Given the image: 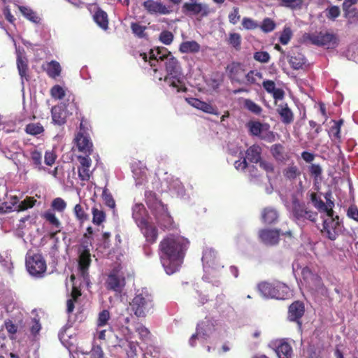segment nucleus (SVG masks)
<instances>
[{
	"instance_id": "nucleus-40",
	"label": "nucleus",
	"mask_w": 358,
	"mask_h": 358,
	"mask_svg": "<svg viewBox=\"0 0 358 358\" xmlns=\"http://www.w3.org/2000/svg\"><path fill=\"white\" fill-rule=\"evenodd\" d=\"M145 199L147 206L150 208H155L158 204H161V201L157 198L155 192L152 191H145Z\"/></svg>"
},
{
	"instance_id": "nucleus-45",
	"label": "nucleus",
	"mask_w": 358,
	"mask_h": 358,
	"mask_svg": "<svg viewBox=\"0 0 358 358\" xmlns=\"http://www.w3.org/2000/svg\"><path fill=\"white\" fill-rule=\"evenodd\" d=\"M243 106L245 108L255 115H259L262 111V108L259 105L249 99H245L244 100Z\"/></svg>"
},
{
	"instance_id": "nucleus-59",
	"label": "nucleus",
	"mask_w": 358,
	"mask_h": 358,
	"mask_svg": "<svg viewBox=\"0 0 358 358\" xmlns=\"http://www.w3.org/2000/svg\"><path fill=\"white\" fill-rule=\"evenodd\" d=\"M334 124L331 127L330 131L332 134L333 136L336 139L341 138V127L343 124V120H339L338 121H334Z\"/></svg>"
},
{
	"instance_id": "nucleus-34",
	"label": "nucleus",
	"mask_w": 358,
	"mask_h": 358,
	"mask_svg": "<svg viewBox=\"0 0 358 358\" xmlns=\"http://www.w3.org/2000/svg\"><path fill=\"white\" fill-rule=\"evenodd\" d=\"M284 177L289 180H294L301 175V171L294 162L289 164L282 171Z\"/></svg>"
},
{
	"instance_id": "nucleus-41",
	"label": "nucleus",
	"mask_w": 358,
	"mask_h": 358,
	"mask_svg": "<svg viewBox=\"0 0 358 358\" xmlns=\"http://www.w3.org/2000/svg\"><path fill=\"white\" fill-rule=\"evenodd\" d=\"M24 131L27 134L37 136L44 132V127L39 122L29 123L26 125Z\"/></svg>"
},
{
	"instance_id": "nucleus-42",
	"label": "nucleus",
	"mask_w": 358,
	"mask_h": 358,
	"mask_svg": "<svg viewBox=\"0 0 358 358\" xmlns=\"http://www.w3.org/2000/svg\"><path fill=\"white\" fill-rule=\"evenodd\" d=\"M164 81L170 86L176 89V92H185L186 88L184 87L183 88L180 87V85L182 83L180 80V76L174 78L173 76H166L164 78Z\"/></svg>"
},
{
	"instance_id": "nucleus-18",
	"label": "nucleus",
	"mask_w": 358,
	"mask_h": 358,
	"mask_svg": "<svg viewBox=\"0 0 358 358\" xmlns=\"http://www.w3.org/2000/svg\"><path fill=\"white\" fill-rule=\"evenodd\" d=\"M146 241L154 243L158 237V230L157 227L152 223L146 221L142 225L138 226Z\"/></svg>"
},
{
	"instance_id": "nucleus-43",
	"label": "nucleus",
	"mask_w": 358,
	"mask_h": 358,
	"mask_svg": "<svg viewBox=\"0 0 358 358\" xmlns=\"http://www.w3.org/2000/svg\"><path fill=\"white\" fill-rule=\"evenodd\" d=\"M92 222L99 226L106 220V213L103 210L96 207L92 208Z\"/></svg>"
},
{
	"instance_id": "nucleus-52",
	"label": "nucleus",
	"mask_w": 358,
	"mask_h": 358,
	"mask_svg": "<svg viewBox=\"0 0 358 358\" xmlns=\"http://www.w3.org/2000/svg\"><path fill=\"white\" fill-rule=\"evenodd\" d=\"M51 208L55 211L62 213L66 208V203L63 199L57 197L52 200Z\"/></svg>"
},
{
	"instance_id": "nucleus-51",
	"label": "nucleus",
	"mask_w": 358,
	"mask_h": 358,
	"mask_svg": "<svg viewBox=\"0 0 358 358\" xmlns=\"http://www.w3.org/2000/svg\"><path fill=\"white\" fill-rule=\"evenodd\" d=\"M13 201L10 205H8L6 202L3 203L0 208V214H4L16 210L15 207L18 203V199L16 196L12 198Z\"/></svg>"
},
{
	"instance_id": "nucleus-64",
	"label": "nucleus",
	"mask_w": 358,
	"mask_h": 358,
	"mask_svg": "<svg viewBox=\"0 0 358 358\" xmlns=\"http://www.w3.org/2000/svg\"><path fill=\"white\" fill-rule=\"evenodd\" d=\"M259 166L264 169L267 174L274 173V165L272 162L261 160L259 162Z\"/></svg>"
},
{
	"instance_id": "nucleus-28",
	"label": "nucleus",
	"mask_w": 358,
	"mask_h": 358,
	"mask_svg": "<svg viewBox=\"0 0 358 358\" xmlns=\"http://www.w3.org/2000/svg\"><path fill=\"white\" fill-rule=\"evenodd\" d=\"M278 113L281 117V120L284 124H288L293 122L294 115L287 104H280L277 108Z\"/></svg>"
},
{
	"instance_id": "nucleus-54",
	"label": "nucleus",
	"mask_w": 358,
	"mask_h": 358,
	"mask_svg": "<svg viewBox=\"0 0 358 358\" xmlns=\"http://www.w3.org/2000/svg\"><path fill=\"white\" fill-rule=\"evenodd\" d=\"M102 199L104 203L110 208H115V201L108 189L104 188L102 192Z\"/></svg>"
},
{
	"instance_id": "nucleus-15",
	"label": "nucleus",
	"mask_w": 358,
	"mask_h": 358,
	"mask_svg": "<svg viewBox=\"0 0 358 358\" xmlns=\"http://www.w3.org/2000/svg\"><path fill=\"white\" fill-rule=\"evenodd\" d=\"M143 6L150 14L165 15L169 13L167 7L162 3L154 0H147L143 3Z\"/></svg>"
},
{
	"instance_id": "nucleus-27",
	"label": "nucleus",
	"mask_w": 358,
	"mask_h": 358,
	"mask_svg": "<svg viewBox=\"0 0 358 358\" xmlns=\"http://www.w3.org/2000/svg\"><path fill=\"white\" fill-rule=\"evenodd\" d=\"M189 103L194 108L199 109L206 113L217 114V108L213 106L211 104L202 101L198 99H192Z\"/></svg>"
},
{
	"instance_id": "nucleus-9",
	"label": "nucleus",
	"mask_w": 358,
	"mask_h": 358,
	"mask_svg": "<svg viewBox=\"0 0 358 358\" xmlns=\"http://www.w3.org/2000/svg\"><path fill=\"white\" fill-rule=\"evenodd\" d=\"M250 133L252 136H259L262 139L271 141L274 138L272 131H269V124L259 121H250L247 124Z\"/></svg>"
},
{
	"instance_id": "nucleus-62",
	"label": "nucleus",
	"mask_w": 358,
	"mask_h": 358,
	"mask_svg": "<svg viewBox=\"0 0 358 358\" xmlns=\"http://www.w3.org/2000/svg\"><path fill=\"white\" fill-rule=\"evenodd\" d=\"M228 17L231 24L234 25L236 24L241 19L239 8L238 7H234L232 10L229 13Z\"/></svg>"
},
{
	"instance_id": "nucleus-4",
	"label": "nucleus",
	"mask_w": 358,
	"mask_h": 358,
	"mask_svg": "<svg viewBox=\"0 0 358 358\" xmlns=\"http://www.w3.org/2000/svg\"><path fill=\"white\" fill-rule=\"evenodd\" d=\"M26 267L30 275L41 278L47 269V264L42 255L35 253L26 257Z\"/></svg>"
},
{
	"instance_id": "nucleus-49",
	"label": "nucleus",
	"mask_w": 358,
	"mask_h": 358,
	"mask_svg": "<svg viewBox=\"0 0 358 358\" xmlns=\"http://www.w3.org/2000/svg\"><path fill=\"white\" fill-rule=\"evenodd\" d=\"M292 36L293 33L291 28L289 27H285L280 33L279 41L281 44L287 45L291 40Z\"/></svg>"
},
{
	"instance_id": "nucleus-21",
	"label": "nucleus",
	"mask_w": 358,
	"mask_h": 358,
	"mask_svg": "<svg viewBox=\"0 0 358 358\" xmlns=\"http://www.w3.org/2000/svg\"><path fill=\"white\" fill-rule=\"evenodd\" d=\"M172 56V54L166 48L164 47H157L154 49H151L150 51V66H155L152 61H164Z\"/></svg>"
},
{
	"instance_id": "nucleus-2",
	"label": "nucleus",
	"mask_w": 358,
	"mask_h": 358,
	"mask_svg": "<svg viewBox=\"0 0 358 358\" xmlns=\"http://www.w3.org/2000/svg\"><path fill=\"white\" fill-rule=\"evenodd\" d=\"M131 311L138 317H145L153 308L152 296L142 291L137 294L129 303Z\"/></svg>"
},
{
	"instance_id": "nucleus-7",
	"label": "nucleus",
	"mask_w": 358,
	"mask_h": 358,
	"mask_svg": "<svg viewBox=\"0 0 358 358\" xmlns=\"http://www.w3.org/2000/svg\"><path fill=\"white\" fill-rule=\"evenodd\" d=\"M226 73L231 83H245L246 69L243 64L237 62L229 64L226 67Z\"/></svg>"
},
{
	"instance_id": "nucleus-46",
	"label": "nucleus",
	"mask_w": 358,
	"mask_h": 358,
	"mask_svg": "<svg viewBox=\"0 0 358 358\" xmlns=\"http://www.w3.org/2000/svg\"><path fill=\"white\" fill-rule=\"evenodd\" d=\"M280 5L292 10L301 9L303 0H278Z\"/></svg>"
},
{
	"instance_id": "nucleus-44",
	"label": "nucleus",
	"mask_w": 358,
	"mask_h": 358,
	"mask_svg": "<svg viewBox=\"0 0 358 358\" xmlns=\"http://www.w3.org/2000/svg\"><path fill=\"white\" fill-rule=\"evenodd\" d=\"M73 213L80 224H83L89 219L88 214L85 212L83 207L80 203L76 204L74 206Z\"/></svg>"
},
{
	"instance_id": "nucleus-31",
	"label": "nucleus",
	"mask_w": 358,
	"mask_h": 358,
	"mask_svg": "<svg viewBox=\"0 0 358 358\" xmlns=\"http://www.w3.org/2000/svg\"><path fill=\"white\" fill-rule=\"evenodd\" d=\"M262 73L257 70H250L245 73V83L247 85H259V82L262 80Z\"/></svg>"
},
{
	"instance_id": "nucleus-47",
	"label": "nucleus",
	"mask_w": 358,
	"mask_h": 358,
	"mask_svg": "<svg viewBox=\"0 0 358 358\" xmlns=\"http://www.w3.org/2000/svg\"><path fill=\"white\" fill-rule=\"evenodd\" d=\"M36 200L33 197H27L24 200L21 201L19 204L17 203L15 209L17 211H23L28 208H32Z\"/></svg>"
},
{
	"instance_id": "nucleus-29",
	"label": "nucleus",
	"mask_w": 358,
	"mask_h": 358,
	"mask_svg": "<svg viewBox=\"0 0 358 358\" xmlns=\"http://www.w3.org/2000/svg\"><path fill=\"white\" fill-rule=\"evenodd\" d=\"M201 46L195 41H187L180 43L179 51L182 53H197L200 51Z\"/></svg>"
},
{
	"instance_id": "nucleus-24",
	"label": "nucleus",
	"mask_w": 358,
	"mask_h": 358,
	"mask_svg": "<svg viewBox=\"0 0 358 358\" xmlns=\"http://www.w3.org/2000/svg\"><path fill=\"white\" fill-rule=\"evenodd\" d=\"M262 148L259 145L254 144L247 149L245 158L251 163L257 164L262 160Z\"/></svg>"
},
{
	"instance_id": "nucleus-32",
	"label": "nucleus",
	"mask_w": 358,
	"mask_h": 358,
	"mask_svg": "<svg viewBox=\"0 0 358 358\" xmlns=\"http://www.w3.org/2000/svg\"><path fill=\"white\" fill-rule=\"evenodd\" d=\"M94 22L103 29L106 30L108 27V20L107 13L103 10L99 8L93 16Z\"/></svg>"
},
{
	"instance_id": "nucleus-23",
	"label": "nucleus",
	"mask_w": 358,
	"mask_h": 358,
	"mask_svg": "<svg viewBox=\"0 0 358 358\" xmlns=\"http://www.w3.org/2000/svg\"><path fill=\"white\" fill-rule=\"evenodd\" d=\"M270 152L273 158L278 162H286L290 159V155L285 151V147L280 143L271 145Z\"/></svg>"
},
{
	"instance_id": "nucleus-37",
	"label": "nucleus",
	"mask_w": 358,
	"mask_h": 358,
	"mask_svg": "<svg viewBox=\"0 0 358 358\" xmlns=\"http://www.w3.org/2000/svg\"><path fill=\"white\" fill-rule=\"evenodd\" d=\"M18 8L20 10L21 13L27 20L36 24L39 23L40 17L37 15L36 13L34 12L32 9L23 6H19Z\"/></svg>"
},
{
	"instance_id": "nucleus-14",
	"label": "nucleus",
	"mask_w": 358,
	"mask_h": 358,
	"mask_svg": "<svg viewBox=\"0 0 358 358\" xmlns=\"http://www.w3.org/2000/svg\"><path fill=\"white\" fill-rule=\"evenodd\" d=\"M280 231L264 229L259 231V238L266 245H274L279 241Z\"/></svg>"
},
{
	"instance_id": "nucleus-3",
	"label": "nucleus",
	"mask_w": 358,
	"mask_h": 358,
	"mask_svg": "<svg viewBox=\"0 0 358 358\" xmlns=\"http://www.w3.org/2000/svg\"><path fill=\"white\" fill-rule=\"evenodd\" d=\"M305 41H308L317 46H326L327 48H334L338 44L336 36L329 32L317 34H305L303 36Z\"/></svg>"
},
{
	"instance_id": "nucleus-1",
	"label": "nucleus",
	"mask_w": 358,
	"mask_h": 358,
	"mask_svg": "<svg viewBox=\"0 0 358 358\" xmlns=\"http://www.w3.org/2000/svg\"><path fill=\"white\" fill-rule=\"evenodd\" d=\"M189 241L183 236L169 234L163 238L158 247L161 264L168 275L179 271L189 246Z\"/></svg>"
},
{
	"instance_id": "nucleus-20",
	"label": "nucleus",
	"mask_w": 358,
	"mask_h": 358,
	"mask_svg": "<svg viewBox=\"0 0 358 358\" xmlns=\"http://www.w3.org/2000/svg\"><path fill=\"white\" fill-rule=\"evenodd\" d=\"M167 75L173 76L174 78L179 77L182 74V68L178 60L173 55L168 57L165 62Z\"/></svg>"
},
{
	"instance_id": "nucleus-8",
	"label": "nucleus",
	"mask_w": 358,
	"mask_h": 358,
	"mask_svg": "<svg viewBox=\"0 0 358 358\" xmlns=\"http://www.w3.org/2000/svg\"><path fill=\"white\" fill-rule=\"evenodd\" d=\"M91 254L90 250L87 247H83L82 250L79 252L78 257V270L83 281L89 285L90 283V274L88 272L89 267L91 264Z\"/></svg>"
},
{
	"instance_id": "nucleus-6",
	"label": "nucleus",
	"mask_w": 358,
	"mask_h": 358,
	"mask_svg": "<svg viewBox=\"0 0 358 358\" xmlns=\"http://www.w3.org/2000/svg\"><path fill=\"white\" fill-rule=\"evenodd\" d=\"M125 285L126 280L124 273L117 269H113L110 272L105 282V286L108 290L117 293H121Z\"/></svg>"
},
{
	"instance_id": "nucleus-13",
	"label": "nucleus",
	"mask_w": 358,
	"mask_h": 358,
	"mask_svg": "<svg viewBox=\"0 0 358 358\" xmlns=\"http://www.w3.org/2000/svg\"><path fill=\"white\" fill-rule=\"evenodd\" d=\"M78 159L80 163V166H78V177L83 181H88L92 174V171L90 170L92 165V159L90 155L78 156Z\"/></svg>"
},
{
	"instance_id": "nucleus-63",
	"label": "nucleus",
	"mask_w": 358,
	"mask_h": 358,
	"mask_svg": "<svg viewBox=\"0 0 358 358\" xmlns=\"http://www.w3.org/2000/svg\"><path fill=\"white\" fill-rule=\"evenodd\" d=\"M31 159L35 166L40 168L42 164L41 152L36 150H34L31 152Z\"/></svg>"
},
{
	"instance_id": "nucleus-60",
	"label": "nucleus",
	"mask_w": 358,
	"mask_h": 358,
	"mask_svg": "<svg viewBox=\"0 0 358 358\" xmlns=\"http://www.w3.org/2000/svg\"><path fill=\"white\" fill-rule=\"evenodd\" d=\"M159 40L164 45H170L173 40V34L169 31H163L159 35Z\"/></svg>"
},
{
	"instance_id": "nucleus-57",
	"label": "nucleus",
	"mask_w": 358,
	"mask_h": 358,
	"mask_svg": "<svg viewBox=\"0 0 358 358\" xmlns=\"http://www.w3.org/2000/svg\"><path fill=\"white\" fill-rule=\"evenodd\" d=\"M341 14V10L338 6H331L326 10V17L332 21H334Z\"/></svg>"
},
{
	"instance_id": "nucleus-25",
	"label": "nucleus",
	"mask_w": 358,
	"mask_h": 358,
	"mask_svg": "<svg viewBox=\"0 0 358 358\" xmlns=\"http://www.w3.org/2000/svg\"><path fill=\"white\" fill-rule=\"evenodd\" d=\"M43 69L50 78L54 79L59 77L62 72L60 64L55 60L48 62L45 66H43Z\"/></svg>"
},
{
	"instance_id": "nucleus-48",
	"label": "nucleus",
	"mask_w": 358,
	"mask_h": 358,
	"mask_svg": "<svg viewBox=\"0 0 358 358\" xmlns=\"http://www.w3.org/2000/svg\"><path fill=\"white\" fill-rule=\"evenodd\" d=\"M227 42L233 48H234L236 50H238L241 49V36L238 33H231V34H229V36L227 40Z\"/></svg>"
},
{
	"instance_id": "nucleus-50",
	"label": "nucleus",
	"mask_w": 358,
	"mask_h": 358,
	"mask_svg": "<svg viewBox=\"0 0 358 358\" xmlns=\"http://www.w3.org/2000/svg\"><path fill=\"white\" fill-rule=\"evenodd\" d=\"M110 318V313L108 310H103L99 313L96 321L97 327L100 328L106 326Z\"/></svg>"
},
{
	"instance_id": "nucleus-12",
	"label": "nucleus",
	"mask_w": 358,
	"mask_h": 358,
	"mask_svg": "<svg viewBox=\"0 0 358 358\" xmlns=\"http://www.w3.org/2000/svg\"><path fill=\"white\" fill-rule=\"evenodd\" d=\"M305 313L304 303L300 301H294L288 308L287 318L291 322H295L301 325V319Z\"/></svg>"
},
{
	"instance_id": "nucleus-39",
	"label": "nucleus",
	"mask_w": 358,
	"mask_h": 358,
	"mask_svg": "<svg viewBox=\"0 0 358 358\" xmlns=\"http://www.w3.org/2000/svg\"><path fill=\"white\" fill-rule=\"evenodd\" d=\"M17 66L20 76L27 80L28 61L27 58L18 55L17 57Z\"/></svg>"
},
{
	"instance_id": "nucleus-35",
	"label": "nucleus",
	"mask_w": 358,
	"mask_h": 358,
	"mask_svg": "<svg viewBox=\"0 0 358 358\" xmlns=\"http://www.w3.org/2000/svg\"><path fill=\"white\" fill-rule=\"evenodd\" d=\"M288 62L292 69L299 70L305 64V57L301 53L297 52L290 56Z\"/></svg>"
},
{
	"instance_id": "nucleus-55",
	"label": "nucleus",
	"mask_w": 358,
	"mask_h": 358,
	"mask_svg": "<svg viewBox=\"0 0 358 358\" xmlns=\"http://www.w3.org/2000/svg\"><path fill=\"white\" fill-rule=\"evenodd\" d=\"M275 26V22L272 19L266 17L264 19L260 28L264 32L268 33L273 31Z\"/></svg>"
},
{
	"instance_id": "nucleus-5",
	"label": "nucleus",
	"mask_w": 358,
	"mask_h": 358,
	"mask_svg": "<svg viewBox=\"0 0 358 358\" xmlns=\"http://www.w3.org/2000/svg\"><path fill=\"white\" fill-rule=\"evenodd\" d=\"M292 215L297 221L309 220L315 222L317 218V213L308 209L303 202L296 198L292 200Z\"/></svg>"
},
{
	"instance_id": "nucleus-22",
	"label": "nucleus",
	"mask_w": 358,
	"mask_h": 358,
	"mask_svg": "<svg viewBox=\"0 0 358 358\" xmlns=\"http://www.w3.org/2000/svg\"><path fill=\"white\" fill-rule=\"evenodd\" d=\"M132 217L138 227L148 221V213L142 203H136L133 206Z\"/></svg>"
},
{
	"instance_id": "nucleus-53",
	"label": "nucleus",
	"mask_w": 358,
	"mask_h": 358,
	"mask_svg": "<svg viewBox=\"0 0 358 358\" xmlns=\"http://www.w3.org/2000/svg\"><path fill=\"white\" fill-rule=\"evenodd\" d=\"M43 217L48 221L50 224H51L52 226L55 227L56 228H59L61 226V222L56 217L55 215L52 213L50 210L45 211L43 215Z\"/></svg>"
},
{
	"instance_id": "nucleus-11",
	"label": "nucleus",
	"mask_w": 358,
	"mask_h": 358,
	"mask_svg": "<svg viewBox=\"0 0 358 358\" xmlns=\"http://www.w3.org/2000/svg\"><path fill=\"white\" fill-rule=\"evenodd\" d=\"M75 143L80 152L90 155L93 152V143L87 134L78 132L74 138Z\"/></svg>"
},
{
	"instance_id": "nucleus-61",
	"label": "nucleus",
	"mask_w": 358,
	"mask_h": 358,
	"mask_svg": "<svg viewBox=\"0 0 358 358\" xmlns=\"http://www.w3.org/2000/svg\"><path fill=\"white\" fill-rule=\"evenodd\" d=\"M254 59L262 63H267L270 60V55L266 51H258L254 53Z\"/></svg>"
},
{
	"instance_id": "nucleus-38",
	"label": "nucleus",
	"mask_w": 358,
	"mask_h": 358,
	"mask_svg": "<svg viewBox=\"0 0 358 358\" xmlns=\"http://www.w3.org/2000/svg\"><path fill=\"white\" fill-rule=\"evenodd\" d=\"M217 258V254L213 248H206L203 253L202 262L209 266L213 265Z\"/></svg>"
},
{
	"instance_id": "nucleus-19",
	"label": "nucleus",
	"mask_w": 358,
	"mask_h": 358,
	"mask_svg": "<svg viewBox=\"0 0 358 358\" xmlns=\"http://www.w3.org/2000/svg\"><path fill=\"white\" fill-rule=\"evenodd\" d=\"M182 9L189 15L201 14L202 16H206L209 13L208 6L197 3H185Z\"/></svg>"
},
{
	"instance_id": "nucleus-16",
	"label": "nucleus",
	"mask_w": 358,
	"mask_h": 358,
	"mask_svg": "<svg viewBox=\"0 0 358 358\" xmlns=\"http://www.w3.org/2000/svg\"><path fill=\"white\" fill-rule=\"evenodd\" d=\"M338 220H336L335 219H327L323 222V229L322 232L326 233L329 239L334 241L338 236Z\"/></svg>"
},
{
	"instance_id": "nucleus-36",
	"label": "nucleus",
	"mask_w": 358,
	"mask_h": 358,
	"mask_svg": "<svg viewBox=\"0 0 358 358\" xmlns=\"http://www.w3.org/2000/svg\"><path fill=\"white\" fill-rule=\"evenodd\" d=\"M130 27H131L132 34L135 36H136L139 38H146L148 36V35L145 32V30L147 29V27L141 24V22H131Z\"/></svg>"
},
{
	"instance_id": "nucleus-33",
	"label": "nucleus",
	"mask_w": 358,
	"mask_h": 358,
	"mask_svg": "<svg viewBox=\"0 0 358 358\" xmlns=\"http://www.w3.org/2000/svg\"><path fill=\"white\" fill-rule=\"evenodd\" d=\"M262 218L265 224H273L275 222L278 218V212L271 208H266L262 213Z\"/></svg>"
},
{
	"instance_id": "nucleus-10",
	"label": "nucleus",
	"mask_w": 358,
	"mask_h": 358,
	"mask_svg": "<svg viewBox=\"0 0 358 358\" xmlns=\"http://www.w3.org/2000/svg\"><path fill=\"white\" fill-rule=\"evenodd\" d=\"M282 287H283L280 284L268 282H262L257 285L258 290L264 297L276 299H284V294L280 292Z\"/></svg>"
},
{
	"instance_id": "nucleus-26",
	"label": "nucleus",
	"mask_w": 358,
	"mask_h": 358,
	"mask_svg": "<svg viewBox=\"0 0 358 358\" xmlns=\"http://www.w3.org/2000/svg\"><path fill=\"white\" fill-rule=\"evenodd\" d=\"M52 119L55 124L63 125L66 122V115L62 106H56L51 110Z\"/></svg>"
},
{
	"instance_id": "nucleus-58",
	"label": "nucleus",
	"mask_w": 358,
	"mask_h": 358,
	"mask_svg": "<svg viewBox=\"0 0 358 358\" xmlns=\"http://www.w3.org/2000/svg\"><path fill=\"white\" fill-rule=\"evenodd\" d=\"M50 94L52 97L55 99L61 100L65 96L64 90L58 85H56L51 88Z\"/></svg>"
},
{
	"instance_id": "nucleus-17",
	"label": "nucleus",
	"mask_w": 358,
	"mask_h": 358,
	"mask_svg": "<svg viewBox=\"0 0 358 358\" xmlns=\"http://www.w3.org/2000/svg\"><path fill=\"white\" fill-rule=\"evenodd\" d=\"M275 351L278 358H292L293 355L291 345L285 339L275 341Z\"/></svg>"
},
{
	"instance_id": "nucleus-56",
	"label": "nucleus",
	"mask_w": 358,
	"mask_h": 358,
	"mask_svg": "<svg viewBox=\"0 0 358 358\" xmlns=\"http://www.w3.org/2000/svg\"><path fill=\"white\" fill-rule=\"evenodd\" d=\"M310 200L313 204V206L319 211L324 210L325 208V203L321 199L320 196L315 192H312L310 195Z\"/></svg>"
},
{
	"instance_id": "nucleus-30",
	"label": "nucleus",
	"mask_w": 358,
	"mask_h": 358,
	"mask_svg": "<svg viewBox=\"0 0 358 358\" xmlns=\"http://www.w3.org/2000/svg\"><path fill=\"white\" fill-rule=\"evenodd\" d=\"M308 173L313 179L314 185L319 184L322 180L323 170L318 164H311L308 166Z\"/></svg>"
}]
</instances>
